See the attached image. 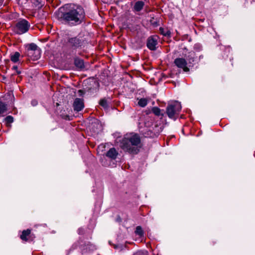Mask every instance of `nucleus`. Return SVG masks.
I'll use <instances>...</instances> for the list:
<instances>
[{"mask_svg":"<svg viewBox=\"0 0 255 255\" xmlns=\"http://www.w3.org/2000/svg\"><path fill=\"white\" fill-rule=\"evenodd\" d=\"M7 110V105L5 103L0 102V116L5 114Z\"/></svg>","mask_w":255,"mask_h":255,"instance_id":"dca6fc26","label":"nucleus"},{"mask_svg":"<svg viewBox=\"0 0 255 255\" xmlns=\"http://www.w3.org/2000/svg\"><path fill=\"white\" fill-rule=\"evenodd\" d=\"M119 146L125 152L137 154L142 147L141 138L134 132L127 133L120 140Z\"/></svg>","mask_w":255,"mask_h":255,"instance_id":"f03ea898","label":"nucleus"},{"mask_svg":"<svg viewBox=\"0 0 255 255\" xmlns=\"http://www.w3.org/2000/svg\"><path fill=\"white\" fill-rule=\"evenodd\" d=\"M181 108L180 102L178 101L171 102L166 107V113L170 119L175 120L179 114Z\"/></svg>","mask_w":255,"mask_h":255,"instance_id":"7ed1b4c3","label":"nucleus"},{"mask_svg":"<svg viewBox=\"0 0 255 255\" xmlns=\"http://www.w3.org/2000/svg\"><path fill=\"white\" fill-rule=\"evenodd\" d=\"M29 27L30 24L29 22L25 19H22L16 24L14 27V31L18 34H22L26 32Z\"/></svg>","mask_w":255,"mask_h":255,"instance_id":"39448f33","label":"nucleus"},{"mask_svg":"<svg viewBox=\"0 0 255 255\" xmlns=\"http://www.w3.org/2000/svg\"><path fill=\"white\" fill-rule=\"evenodd\" d=\"M20 55L19 52H15L14 54L11 55L10 59L14 63L17 62L19 60Z\"/></svg>","mask_w":255,"mask_h":255,"instance_id":"f3484780","label":"nucleus"},{"mask_svg":"<svg viewBox=\"0 0 255 255\" xmlns=\"http://www.w3.org/2000/svg\"><path fill=\"white\" fill-rule=\"evenodd\" d=\"M158 37L157 36H151L147 40V47L151 50H156V45L157 44Z\"/></svg>","mask_w":255,"mask_h":255,"instance_id":"6e6552de","label":"nucleus"},{"mask_svg":"<svg viewBox=\"0 0 255 255\" xmlns=\"http://www.w3.org/2000/svg\"><path fill=\"white\" fill-rule=\"evenodd\" d=\"M152 111L154 113V114L156 116H159L160 115L163 116V114L161 113V110L157 107H153L152 109Z\"/></svg>","mask_w":255,"mask_h":255,"instance_id":"6ab92c4d","label":"nucleus"},{"mask_svg":"<svg viewBox=\"0 0 255 255\" xmlns=\"http://www.w3.org/2000/svg\"><path fill=\"white\" fill-rule=\"evenodd\" d=\"M77 246L76 245H73L71 248L70 249L69 251L73 250L76 248Z\"/></svg>","mask_w":255,"mask_h":255,"instance_id":"a878e982","label":"nucleus"},{"mask_svg":"<svg viewBox=\"0 0 255 255\" xmlns=\"http://www.w3.org/2000/svg\"><path fill=\"white\" fill-rule=\"evenodd\" d=\"M144 5V3L142 1H136L134 5L133 6V9L135 11H140L143 7Z\"/></svg>","mask_w":255,"mask_h":255,"instance_id":"ddd939ff","label":"nucleus"},{"mask_svg":"<svg viewBox=\"0 0 255 255\" xmlns=\"http://www.w3.org/2000/svg\"><path fill=\"white\" fill-rule=\"evenodd\" d=\"M22 4H32L33 7L40 6L41 0H20Z\"/></svg>","mask_w":255,"mask_h":255,"instance_id":"9b49d317","label":"nucleus"},{"mask_svg":"<svg viewBox=\"0 0 255 255\" xmlns=\"http://www.w3.org/2000/svg\"><path fill=\"white\" fill-rule=\"evenodd\" d=\"M99 104L102 107L105 109L108 107L107 100L105 99H101L99 102Z\"/></svg>","mask_w":255,"mask_h":255,"instance_id":"412c9836","label":"nucleus"},{"mask_svg":"<svg viewBox=\"0 0 255 255\" xmlns=\"http://www.w3.org/2000/svg\"><path fill=\"white\" fill-rule=\"evenodd\" d=\"M174 63L175 65L178 68H181L185 72L189 71V68L187 67V61L182 58H178L174 60Z\"/></svg>","mask_w":255,"mask_h":255,"instance_id":"0eeeda50","label":"nucleus"},{"mask_svg":"<svg viewBox=\"0 0 255 255\" xmlns=\"http://www.w3.org/2000/svg\"><path fill=\"white\" fill-rule=\"evenodd\" d=\"M27 55L32 57L33 52L35 53V55L33 56V59H37L39 57V50L37 46L34 43H30L27 46Z\"/></svg>","mask_w":255,"mask_h":255,"instance_id":"423d86ee","label":"nucleus"},{"mask_svg":"<svg viewBox=\"0 0 255 255\" xmlns=\"http://www.w3.org/2000/svg\"><path fill=\"white\" fill-rule=\"evenodd\" d=\"M101 125L97 120H94L89 126V129L94 133H98L101 129Z\"/></svg>","mask_w":255,"mask_h":255,"instance_id":"9d476101","label":"nucleus"},{"mask_svg":"<svg viewBox=\"0 0 255 255\" xmlns=\"http://www.w3.org/2000/svg\"><path fill=\"white\" fill-rule=\"evenodd\" d=\"M13 69L16 70H17V67L16 66H14L13 67Z\"/></svg>","mask_w":255,"mask_h":255,"instance_id":"cd10ccee","label":"nucleus"},{"mask_svg":"<svg viewBox=\"0 0 255 255\" xmlns=\"http://www.w3.org/2000/svg\"><path fill=\"white\" fill-rule=\"evenodd\" d=\"M135 234L140 237H142L144 235V232L141 226H137L135 231Z\"/></svg>","mask_w":255,"mask_h":255,"instance_id":"a211bd4d","label":"nucleus"},{"mask_svg":"<svg viewBox=\"0 0 255 255\" xmlns=\"http://www.w3.org/2000/svg\"><path fill=\"white\" fill-rule=\"evenodd\" d=\"M78 93L80 96H82L84 94V92L82 90H79L78 91Z\"/></svg>","mask_w":255,"mask_h":255,"instance_id":"b1692460","label":"nucleus"},{"mask_svg":"<svg viewBox=\"0 0 255 255\" xmlns=\"http://www.w3.org/2000/svg\"><path fill=\"white\" fill-rule=\"evenodd\" d=\"M65 45L73 50L81 48L84 44V39L79 36L67 37L65 41Z\"/></svg>","mask_w":255,"mask_h":255,"instance_id":"20e7f679","label":"nucleus"},{"mask_svg":"<svg viewBox=\"0 0 255 255\" xmlns=\"http://www.w3.org/2000/svg\"><path fill=\"white\" fill-rule=\"evenodd\" d=\"M73 107L75 111H82L84 108V100L81 98H76L74 101Z\"/></svg>","mask_w":255,"mask_h":255,"instance_id":"1a4fd4ad","label":"nucleus"},{"mask_svg":"<svg viewBox=\"0 0 255 255\" xmlns=\"http://www.w3.org/2000/svg\"><path fill=\"white\" fill-rule=\"evenodd\" d=\"M30 233L31 231L29 229L23 231L20 236L21 239L24 241H27L28 240V237H29Z\"/></svg>","mask_w":255,"mask_h":255,"instance_id":"2eb2a0df","label":"nucleus"},{"mask_svg":"<svg viewBox=\"0 0 255 255\" xmlns=\"http://www.w3.org/2000/svg\"><path fill=\"white\" fill-rule=\"evenodd\" d=\"M74 64L76 67L82 70L85 68L84 61L79 58H76L74 61Z\"/></svg>","mask_w":255,"mask_h":255,"instance_id":"4468645a","label":"nucleus"},{"mask_svg":"<svg viewBox=\"0 0 255 255\" xmlns=\"http://www.w3.org/2000/svg\"><path fill=\"white\" fill-rule=\"evenodd\" d=\"M118 154V151L115 148L113 147L110 148L109 150L107 152L106 156L113 159H115L117 158Z\"/></svg>","mask_w":255,"mask_h":255,"instance_id":"f8f14e48","label":"nucleus"},{"mask_svg":"<svg viewBox=\"0 0 255 255\" xmlns=\"http://www.w3.org/2000/svg\"><path fill=\"white\" fill-rule=\"evenodd\" d=\"M160 32L165 36H167L170 34V32L168 30H166V31L164 30V29L163 28L160 27L159 28Z\"/></svg>","mask_w":255,"mask_h":255,"instance_id":"5701e85b","label":"nucleus"},{"mask_svg":"<svg viewBox=\"0 0 255 255\" xmlns=\"http://www.w3.org/2000/svg\"><path fill=\"white\" fill-rule=\"evenodd\" d=\"M16 73L17 74H19L21 73V72L20 71H18L17 70H16Z\"/></svg>","mask_w":255,"mask_h":255,"instance_id":"c85d7f7f","label":"nucleus"},{"mask_svg":"<svg viewBox=\"0 0 255 255\" xmlns=\"http://www.w3.org/2000/svg\"><path fill=\"white\" fill-rule=\"evenodd\" d=\"M147 104V101L145 98H141L138 102V105L141 107H144L146 106Z\"/></svg>","mask_w":255,"mask_h":255,"instance_id":"aec40b11","label":"nucleus"},{"mask_svg":"<svg viewBox=\"0 0 255 255\" xmlns=\"http://www.w3.org/2000/svg\"><path fill=\"white\" fill-rule=\"evenodd\" d=\"M67 10L62 14L63 19L72 25L80 24L85 21L86 14L84 9L79 5L67 4Z\"/></svg>","mask_w":255,"mask_h":255,"instance_id":"f257e3e1","label":"nucleus"},{"mask_svg":"<svg viewBox=\"0 0 255 255\" xmlns=\"http://www.w3.org/2000/svg\"><path fill=\"white\" fill-rule=\"evenodd\" d=\"M33 106H36L37 104V102L35 100H33L31 102Z\"/></svg>","mask_w":255,"mask_h":255,"instance_id":"393cba45","label":"nucleus"},{"mask_svg":"<svg viewBox=\"0 0 255 255\" xmlns=\"http://www.w3.org/2000/svg\"><path fill=\"white\" fill-rule=\"evenodd\" d=\"M4 121L7 125L10 124L13 122V118L11 116H8L4 119Z\"/></svg>","mask_w":255,"mask_h":255,"instance_id":"4be33fe9","label":"nucleus"},{"mask_svg":"<svg viewBox=\"0 0 255 255\" xmlns=\"http://www.w3.org/2000/svg\"><path fill=\"white\" fill-rule=\"evenodd\" d=\"M3 0H0V6L2 4Z\"/></svg>","mask_w":255,"mask_h":255,"instance_id":"bb28decb","label":"nucleus"}]
</instances>
